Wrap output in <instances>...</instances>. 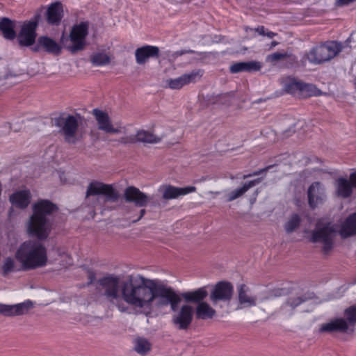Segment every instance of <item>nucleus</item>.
Here are the masks:
<instances>
[{"instance_id": "f257e3e1", "label": "nucleus", "mask_w": 356, "mask_h": 356, "mask_svg": "<svg viewBox=\"0 0 356 356\" xmlns=\"http://www.w3.org/2000/svg\"><path fill=\"white\" fill-rule=\"evenodd\" d=\"M122 300L145 315L152 313L154 308L170 306L175 311L181 297L170 287L154 280L140 276L131 277L122 285Z\"/></svg>"}, {"instance_id": "f03ea898", "label": "nucleus", "mask_w": 356, "mask_h": 356, "mask_svg": "<svg viewBox=\"0 0 356 356\" xmlns=\"http://www.w3.org/2000/svg\"><path fill=\"white\" fill-rule=\"evenodd\" d=\"M33 213L27 222V232L31 236L42 241L47 238L51 223L48 216L57 211L56 204L47 200H41L33 205Z\"/></svg>"}, {"instance_id": "7ed1b4c3", "label": "nucleus", "mask_w": 356, "mask_h": 356, "mask_svg": "<svg viewBox=\"0 0 356 356\" xmlns=\"http://www.w3.org/2000/svg\"><path fill=\"white\" fill-rule=\"evenodd\" d=\"M15 258L24 270L42 268L48 261L47 250L40 241L29 240L20 245L15 252Z\"/></svg>"}, {"instance_id": "20e7f679", "label": "nucleus", "mask_w": 356, "mask_h": 356, "mask_svg": "<svg viewBox=\"0 0 356 356\" xmlns=\"http://www.w3.org/2000/svg\"><path fill=\"white\" fill-rule=\"evenodd\" d=\"M307 299L308 298L300 290L294 289L281 293L279 298L268 299L264 305L266 309L264 310H273L277 306L282 312L291 315L296 307Z\"/></svg>"}, {"instance_id": "39448f33", "label": "nucleus", "mask_w": 356, "mask_h": 356, "mask_svg": "<svg viewBox=\"0 0 356 356\" xmlns=\"http://www.w3.org/2000/svg\"><path fill=\"white\" fill-rule=\"evenodd\" d=\"M88 33V23L83 22L74 25L69 35L63 33L60 37V44L63 48L72 54H76L83 50L86 45V36Z\"/></svg>"}, {"instance_id": "423d86ee", "label": "nucleus", "mask_w": 356, "mask_h": 356, "mask_svg": "<svg viewBox=\"0 0 356 356\" xmlns=\"http://www.w3.org/2000/svg\"><path fill=\"white\" fill-rule=\"evenodd\" d=\"M126 281H122L119 277L111 275L99 280V284L104 296L113 304H115L120 312H126L127 307L120 302L122 298V285Z\"/></svg>"}, {"instance_id": "0eeeda50", "label": "nucleus", "mask_w": 356, "mask_h": 356, "mask_svg": "<svg viewBox=\"0 0 356 356\" xmlns=\"http://www.w3.org/2000/svg\"><path fill=\"white\" fill-rule=\"evenodd\" d=\"M103 196L104 202H116L120 198V193L112 184H105L98 181H91L86 192V198L91 196H99L97 203L99 202V196Z\"/></svg>"}, {"instance_id": "6e6552de", "label": "nucleus", "mask_w": 356, "mask_h": 356, "mask_svg": "<svg viewBox=\"0 0 356 356\" xmlns=\"http://www.w3.org/2000/svg\"><path fill=\"white\" fill-rule=\"evenodd\" d=\"M95 117L97 129L106 134L118 135L125 134L127 127L121 122L114 124L107 112L98 108H95L92 111Z\"/></svg>"}, {"instance_id": "1a4fd4ad", "label": "nucleus", "mask_w": 356, "mask_h": 356, "mask_svg": "<svg viewBox=\"0 0 356 356\" xmlns=\"http://www.w3.org/2000/svg\"><path fill=\"white\" fill-rule=\"evenodd\" d=\"M341 50V45L335 42H330L312 48L307 58L310 63L320 64L330 60Z\"/></svg>"}, {"instance_id": "9d476101", "label": "nucleus", "mask_w": 356, "mask_h": 356, "mask_svg": "<svg viewBox=\"0 0 356 356\" xmlns=\"http://www.w3.org/2000/svg\"><path fill=\"white\" fill-rule=\"evenodd\" d=\"M336 235L335 229L330 223L322 227L318 225L312 231L310 241L313 243H321L323 244V251L327 254L333 248L334 239Z\"/></svg>"}, {"instance_id": "9b49d317", "label": "nucleus", "mask_w": 356, "mask_h": 356, "mask_svg": "<svg viewBox=\"0 0 356 356\" xmlns=\"http://www.w3.org/2000/svg\"><path fill=\"white\" fill-rule=\"evenodd\" d=\"M80 120V116L70 115L58 120L57 126L60 127V132L67 143L70 144L76 143L77 140L76 132Z\"/></svg>"}, {"instance_id": "f8f14e48", "label": "nucleus", "mask_w": 356, "mask_h": 356, "mask_svg": "<svg viewBox=\"0 0 356 356\" xmlns=\"http://www.w3.org/2000/svg\"><path fill=\"white\" fill-rule=\"evenodd\" d=\"M203 74V70H194L175 79H166L165 81V87L172 90H179L185 86L199 82L202 79Z\"/></svg>"}, {"instance_id": "ddd939ff", "label": "nucleus", "mask_w": 356, "mask_h": 356, "mask_svg": "<svg viewBox=\"0 0 356 356\" xmlns=\"http://www.w3.org/2000/svg\"><path fill=\"white\" fill-rule=\"evenodd\" d=\"M39 18V15H35L33 19L26 21L23 23L20 31L17 36H16L20 46L30 47L35 43Z\"/></svg>"}, {"instance_id": "4468645a", "label": "nucleus", "mask_w": 356, "mask_h": 356, "mask_svg": "<svg viewBox=\"0 0 356 356\" xmlns=\"http://www.w3.org/2000/svg\"><path fill=\"white\" fill-rule=\"evenodd\" d=\"M163 135H156L151 131L139 129L136 134L124 136L120 138L118 142L122 145L142 143H158L163 138Z\"/></svg>"}, {"instance_id": "2eb2a0df", "label": "nucleus", "mask_w": 356, "mask_h": 356, "mask_svg": "<svg viewBox=\"0 0 356 356\" xmlns=\"http://www.w3.org/2000/svg\"><path fill=\"white\" fill-rule=\"evenodd\" d=\"M172 316V323L178 330H186L193 318V308L189 305H184L178 309V306Z\"/></svg>"}, {"instance_id": "dca6fc26", "label": "nucleus", "mask_w": 356, "mask_h": 356, "mask_svg": "<svg viewBox=\"0 0 356 356\" xmlns=\"http://www.w3.org/2000/svg\"><path fill=\"white\" fill-rule=\"evenodd\" d=\"M33 307L34 303L30 300L14 305L0 303V315L10 318L24 316Z\"/></svg>"}, {"instance_id": "f3484780", "label": "nucleus", "mask_w": 356, "mask_h": 356, "mask_svg": "<svg viewBox=\"0 0 356 356\" xmlns=\"http://www.w3.org/2000/svg\"><path fill=\"white\" fill-rule=\"evenodd\" d=\"M234 287L230 282H219L210 293V300L215 305L218 301H229L233 296Z\"/></svg>"}, {"instance_id": "a211bd4d", "label": "nucleus", "mask_w": 356, "mask_h": 356, "mask_svg": "<svg viewBox=\"0 0 356 356\" xmlns=\"http://www.w3.org/2000/svg\"><path fill=\"white\" fill-rule=\"evenodd\" d=\"M356 190V170L351 172L349 179L339 177L336 181V193L342 198L350 197Z\"/></svg>"}, {"instance_id": "6ab92c4d", "label": "nucleus", "mask_w": 356, "mask_h": 356, "mask_svg": "<svg viewBox=\"0 0 356 356\" xmlns=\"http://www.w3.org/2000/svg\"><path fill=\"white\" fill-rule=\"evenodd\" d=\"M124 198L127 202H133L136 207H145L151 198L135 186H129L124 191Z\"/></svg>"}, {"instance_id": "aec40b11", "label": "nucleus", "mask_w": 356, "mask_h": 356, "mask_svg": "<svg viewBox=\"0 0 356 356\" xmlns=\"http://www.w3.org/2000/svg\"><path fill=\"white\" fill-rule=\"evenodd\" d=\"M325 188L319 181L312 183L307 190L308 204L312 209L316 208L321 204L325 197Z\"/></svg>"}, {"instance_id": "412c9836", "label": "nucleus", "mask_w": 356, "mask_h": 356, "mask_svg": "<svg viewBox=\"0 0 356 356\" xmlns=\"http://www.w3.org/2000/svg\"><path fill=\"white\" fill-rule=\"evenodd\" d=\"M195 191V188L194 186L179 188L171 185H163L159 188V192L161 194L162 198L165 200L175 199L194 192Z\"/></svg>"}, {"instance_id": "4be33fe9", "label": "nucleus", "mask_w": 356, "mask_h": 356, "mask_svg": "<svg viewBox=\"0 0 356 356\" xmlns=\"http://www.w3.org/2000/svg\"><path fill=\"white\" fill-rule=\"evenodd\" d=\"M63 16V6L60 1H56L51 3L48 6L45 13L47 23L52 26H58Z\"/></svg>"}, {"instance_id": "5701e85b", "label": "nucleus", "mask_w": 356, "mask_h": 356, "mask_svg": "<svg viewBox=\"0 0 356 356\" xmlns=\"http://www.w3.org/2000/svg\"><path fill=\"white\" fill-rule=\"evenodd\" d=\"M237 296L238 305L237 309L245 307H254L257 305V298L250 293V290L245 284H240L237 288Z\"/></svg>"}, {"instance_id": "b1692460", "label": "nucleus", "mask_w": 356, "mask_h": 356, "mask_svg": "<svg viewBox=\"0 0 356 356\" xmlns=\"http://www.w3.org/2000/svg\"><path fill=\"white\" fill-rule=\"evenodd\" d=\"M62 47L61 44H59L54 39L47 36H40L38 39V44L34 47V51H38L40 48H42L49 54L58 55L61 53Z\"/></svg>"}, {"instance_id": "393cba45", "label": "nucleus", "mask_w": 356, "mask_h": 356, "mask_svg": "<svg viewBox=\"0 0 356 356\" xmlns=\"http://www.w3.org/2000/svg\"><path fill=\"white\" fill-rule=\"evenodd\" d=\"M263 65L257 60H251L248 62L234 63L229 67V71L232 74L240 72H255L261 70Z\"/></svg>"}, {"instance_id": "a878e982", "label": "nucleus", "mask_w": 356, "mask_h": 356, "mask_svg": "<svg viewBox=\"0 0 356 356\" xmlns=\"http://www.w3.org/2000/svg\"><path fill=\"white\" fill-rule=\"evenodd\" d=\"M159 49L155 46L146 45L135 51L136 61L138 65L145 64L149 58L158 57Z\"/></svg>"}, {"instance_id": "bb28decb", "label": "nucleus", "mask_w": 356, "mask_h": 356, "mask_svg": "<svg viewBox=\"0 0 356 356\" xmlns=\"http://www.w3.org/2000/svg\"><path fill=\"white\" fill-rule=\"evenodd\" d=\"M31 198V195L30 191L24 190L13 193L10 196L9 200L13 206L19 209H25L29 204Z\"/></svg>"}, {"instance_id": "cd10ccee", "label": "nucleus", "mask_w": 356, "mask_h": 356, "mask_svg": "<svg viewBox=\"0 0 356 356\" xmlns=\"http://www.w3.org/2000/svg\"><path fill=\"white\" fill-rule=\"evenodd\" d=\"M348 329L347 321L343 318H336L329 323H324L320 328L321 332L334 331L346 332Z\"/></svg>"}, {"instance_id": "c85d7f7f", "label": "nucleus", "mask_w": 356, "mask_h": 356, "mask_svg": "<svg viewBox=\"0 0 356 356\" xmlns=\"http://www.w3.org/2000/svg\"><path fill=\"white\" fill-rule=\"evenodd\" d=\"M15 27V21L8 17H3L0 19V32L6 39L13 40L16 38Z\"/></svg>"}, {"instance_id": "c756f323", "label": "nucleus", "mask_w": 356, "mask_h": 356, "mask_svg": "<svg viewBox=\"0 0 356 356\" xmlns=\"http://www.w3.org/2000/svg\"><path fill=\"white\" fill-rule=\"evenodd\" d=\"M197 319L206 320L212 318L216 315V310L206 302H201L195 307Z\"/></svg>"}, {"instance_id": "7c9ffc66", "label": "nucleus", "mask_w": 356, "mask_h": 356, "mask_svg": "<svg viewBox=\"0 0 356 356\" xmlns=\"http://www.w3.org/2000/svg\"><path fill=\"white\" fill-rule=\"evenodd\" d=\"M261 181V178H258L245 183L241 188H236L229 193L227 195V201L232 202L243 195L250 188L256 186Z\"/></svg>"}, {"instance_id": "2f4dec72", "label": "nucleus", "mask_w": 356, "mask_h": 356, "mask_svg": "<svg viewBox=\"0 0 356 356\" xmlns=\"http://www.w3.org/2000/svg\"><path fill=\"white\" fill-rule=\"evenodd\" d=\"M208 296V292L204 287L199 288L193 291H187L181 293V297L189 302H203L202 300Z\"/></svg>"}, {"instance_id": "473e14b6", "label": "nucleus", "mask_w": 356, "mask_h": 356, "mask_svg": "<svg viewBox=\"0 0 356 356\" xmlns=\"http://www.w3.org/2000/svg\"><path fill=\"white\" fill-rule=\"evenodd\" d=\"M356 234V213L350 215L343 224L340 230L342 238H347Z\"/></svg>"}, {"instance_id": "72a5a7b5", "label": "nucleus", "mask_w": 356, "mask_h": 356, "mask_svg": "<svg viewBox=\"0 0 356 356\" xmlns=\"http://www.w3.org/2000/svg\"><path fill=\"white\" fill-rule=\"evenodd\" d=\"M302 83L300 81L291 77H286L282 81L284 89L286 92L298 96Z\"/></svg>"}, {"instance_id": "f704fd0d", "label": "nucleus", "mask_w": 356, "mask_h": 356, "mask_svg": "<svg viewBox=\"0 0 356 356\" xmlns=\"http://www.w3.org/2000/svg\"><path fill=\"white\" fill-rule=\"evenodd\" d=\"M322 92L314 85L310 83H302L299 96L307 97L311 96H319Z\"/></svg>"}, {"instance_id": "c9c22d12", "label": "nucleus", "mask_w": 356, "mask_h": 356, "mask_svg": "<svg viewBox=\"0 0 356 356\" xmlns=\"http://www.w3.org/2000/svg\"><path fill=\"white\" fill-rule=\"evenodd\" d=\"M134 343V349L139 354H146L151 349V344L146 339L137 338L135 339Z\"/></svg>"}, {"instance_id": "e433bc0d", "label": "nucleus", "mask_w": 356, "mask_h": 356, "mask_svg": "<svg viewBox=\"0 0 356 356\" xmlns=\"http://www.w3.org/2000/svg\"><path fill=\"white\" fill-rule=\"evenodd\" d=\"M91 63L96 66H102L111 62L110 56L105 53H95L91 56Z\"/></svg>"}, {"instance_id": "4c0bfd02", "label": "nucleus", "mask_w": 356, "mask_h": 356, "mask_svg": "<svg viewBox=\"0 0 356 356\" xmlns=\"http://www.w3.org/2000/svg\"><path fill=\"white\" fill-rule=\"evenodd\" d=\"M300 224V217L298 214H293L284 225V229L288 233L293 232Z\"/></svg>"}, {"instance_id": "58836bf2", "label": "nucleus", "mask_w": 356, "mask_h": 356, "mask_svg": "<svg viewBox=\"0 0 356 356\" xmlns=\"http://www.w3.org/2000/svg\"><path fill=\"white\" fill-rule=\"evenodd\" d=\"M291 56V55L288 54L287 52H284V53L275 52L273 54L268 55L266 58V60L268 62L275 63L277 61L284 60Z\"/></svg>"}, {"instance_id": "ea45409f", "label": "nucleus", "mask_w": 356, "mask_h": 356, "mask_svg": "<svg viewBox=\"0 0 356 356\" xmlns=\"http://www.w3.org/2000/svg\"><path fill=\"white\" fill-rule=\"evenodd\" d=\"M15 260L11 257L6 258L3 264L2 269H3V275H6L8 274L9 273L13 271L15 268Z\"/></svg>"}, {"instance_id": "a19ab883", "label": "nucleus", "mask_w": 356, "mask_h": 356, "mask_svg": "<svg viewBox=\"0 0 356 356\" xmlns=\"http://www.w3.org/2000/svg\"><path fill=\"white\" fill-rule=\"evenodd\" d=\"M345 315L350 324L356 323V306H352L345 310Z\"/></svg>"}, {"instance_id": "79ce46f5", "label": "nucleus", "mask_w": 356, "mask_h": 356, "mask_svg": "<svg viewBox=\"0 0 356 356\" xmlns=\"http://www.w3.org/2000/svg\"><path fill=\"white\" fill-rule=\"evenodd\" d=\"M269 168L270 167H267V168H263L261 170H257V171H254V172H253L251 174L245 175H243V179H247V178H249V177H253V176H257V175H260V173L266 172Z\"/></svg>"}, {"instance_id": "37998d69", "label": "nucleus", "mask_w": 356, "mask_h": 356, "mask_svg": "<svg viewBox=\"0 0 356 356\" xmlns=\"http://www.w3.org/2000/svg\"><path fill=\"white\" fill-rule=\"evenodd\" d=\"M254 30L261 35L264 36L266 35L265 28L263 26H258Z\"/></svg>"}, {"instance_id": "c03bdc74", "label": "nucleus", "mask_w": 356, "mask_h": 356, "mask_svg": "<svg viewBox=\"0 0 356 356\" xmlns=\"http://www.w3.org/2000/svg\"><path fill=\"white\" fill-rule=\"evenodd\" d=\"M88 279H89L88 284H92L94 282V280H95V274L93 272L89 271L88 272Z\"/></svg>"}, {"instance_id": "a18cd8bd", "label": "nucleus", "mask_w": 356, "mask_h": 356, "mask_svg": "<svg viewBox=\"0 0 356 356\" xmlns=\"http://www.w3.org/2000/svg\"><path fill=\"white\" fill-rule=\"evenodd\" d=\"M145 212H146V210L145 209H142L140 211L139 217L136 220H133V222H136L139 221L144 216V215L145 214Z\"/></svg>"}, {"instance_id": "49530a36", "label": "nucleus", "mask_w": 356, "mask_h": 356, "mask_svg": "<svg viewBox=\"0 0 356 356\" xmlns=\"http://www.w3.org/2000/svg\"><path fill=\"white\" fill-rule=\"evenodd\" d=\"M265 35L268 37V38H272L274 36L277 35V33H274V32H272V31H267V32H266V35Z\"/></svg>"}, {"instance_id": "de8ad7c7", "label": "nucleus", "mask_w": 356, "mask_h": 356, "mask_svg": "<svg viewBox=\"0 0 356 356\" xmlns=\"http://www.w3.org/2000/svg\"><path fill=\"white\" fill-rule=\"evenodd\" d=\"M278 44V42H276V41H273L271 42V44H270V49L275 47V46H277Z\"/></svg>"}, {"instance_id": "09e8293b", "label": "nucleus", "mask_w": 356, "mask_h": 356, "mask_svg": "<svg viewBox=\"0 0 356 356\" xmlns=\"http://www.w3.org/2000/svg\"><path fill=\"white\" fill-rule=\"evenodd\" d=\"M249 30L252 31V30H253V29H251V28H249V27H245V31L246 32H248Z\"/></svg>"}, {"instance_id": "8fccbe9b", "label": "nucleus", "mask_w": 356, "mask_h": 356, "mask_svg": "<svg viewBox=\"0 0 356 356\" xmlns=\"http://www.w3.org/2000/svg\"><path fill=\"white\" fill-rule=\"evenodd\" d=\"M288 131H289V132H290V133H291V132H293V130H291V129H289Z\"/></svg>"}, {"instance_id": "3c124183", "label": "nucleus", "mask_w": 356, "mask_h": 356, "mask_svg": "<svg viewBox=\"0 0 356 356\" xmlns=\"http://www.w3.org/2000/svg\"><path fill=\"white\" fill-rule=\"evenodd\" d=\"M354 283H356V277L355 278L354 281H353Z\"/></svg>"}, {"instance_id": "603ef678", "label": "nucleus", "mask_w": 356, "mask_h": 356, "mask_svg": "<svg viewBox=\"0 0 356 356\" xmlns=\"http://www.w3.org/2000/svg\"><path fill=\"white\" fill-rule=\"evenodd\" d=\"M295 59H296V58H295V57H293V58H291V60H294Z\"/></svg>"}]
</instances>
